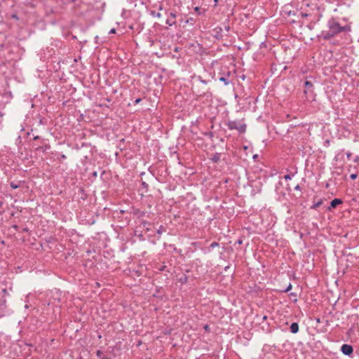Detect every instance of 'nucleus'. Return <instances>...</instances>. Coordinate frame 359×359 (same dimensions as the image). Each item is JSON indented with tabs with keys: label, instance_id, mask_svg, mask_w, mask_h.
<instances>
[{
	"label": "nucleus",
	"instance_id": "nucleus-24",
	"mask_svg": "<svg viewBox=\"0 0 359 359\" xmlns=\"http://www.w3.org/2000/svg\"><path fill=\"white\" fill-rule=\"evenodd\" d=\"M102 354V353L100 351H97V356H100V357Z\"/></svg>",
	"mask_w": 359,
	"mask_h": 359
},
{
	"label": "nucleus",
	"instance_id": "nucleus-30",
	"mask_svg": "<svg viewBox=\"0 0 359 359\" xmlns=\"http://www.w3.org/2000/svg\"><path fill=\"white\" fill-rule=\"evenodd\" d=\"M214 2H215V6H217V4L218 2V0H214Z\"/></svg>",
	"mask_w": 359,
	"mask_h": 359
},
{
	"label": "nucleus",
	"instance_id": "nucleus-20",
	"mask_svg": "<svg viewBox=\"0 0 359 359\" xmlns=\"http://www.w3.org/2000/svg\"><path fill=\"white\" fill-rule=\"evenodd\" d=\"M116 32V29L114 28L111 29L110 31H109V33L110 34H114Z\"/></svg>",
	"mask_w": 359,
	"mask_h": 359
},
{
	"label": "nucleus",
	"instance_id": "nucleus-12",
	"mask_svg": "<svg viewBox=\"0 0 359 359\" xmlns=\"http://www.w3.org/2000/svg\"><path fill=\"white\" fill-rule=\"evenodd\" d=\"M300 15L302 17V18H307L309 17L310 15L307 13H304V12H301L300 13Z\"/></svg>",
	"mask_w": 359,
	"mask_h": 359
},
{
	"label": "nucleus",
	"instance_id": "nucleus-6",
	"mask_svg": "<svg viewBox=\"0 0 359 359\" xmlns=\"http://www.w3.org/2000/svg\"><path fill=\"white\" fill-rule=\"evenodd\" d=\"M175 18H176V13L171 12L169 15V18L166 20V24L169 26L175 25L176 24V21L175 20Z\"/></svg>",
	"mask_w": 359,
	"mask_h": 359
},
{
	"label": "nucleus",
	"instance_id": "nucleus-29",
	"mask_svg": "<svg viewBox=\"0 0 359 359\" xmlns=\"http://www.w3.org/2000/svg\"><path fill=\"white\" fill-rule=\"evenodd\" d=\"M2 292H3V293H4V294H6V289H3V290H2Z\"/></svg>",
	"mask_w": 359,
	"mask_h": 359
},
{
	"label": "nucleus",
	"instance_id": "nucleus-34",
	"mask_svg": "<svg viewBox=\"0 0 359 359\" xmlns=\"http://www.w3.org/2000/svg\"><path fill=\"white\" fill-rule=\"evenodd\" d=\"M198 10H199V8H198V7H196V8H195V11H198Z\"/></svg>",
	"mask_w": 359,
	"mask_h": 359
},
{
	"label": "nucleus",
	"instance_id": "nucleus-18",
	"mask_svg": "<svg viewBox=\"0 0 359 359\" xmlns=\"http://www.w3.org/2000/svg\"><path fill=\"white\" fill-rule=\"evenodd\" d=\"M11 187L13 189H17L18 187V185L14 184L13 182L11 183Z\"/></svg>",
	"mask_w": 359,
	"mask_h": 359
},
{
	"label": "nucleus",
	"instance_id": "nucleus-16",
	"mask_svg": "<svg viewBox=\"0 0 359 359\" xmlns=\"http://www.w3.org/2000/svg\"><path fill=\"white\" fill-rule=\"evenodd\" d=\"M292 289V285L290 283L287 287L284 290V292H287Z\"/></svg>",
	"mask_w": 359,
	"mask_h": 359
},
{
	"label": "nucleus",
	"instance_id": "nucleus-26",
	"mask_svg": "<svg viewBox=\"0 0 359 359\" xmlns=\"http://www.w3.org/2000/svg\"><path fill=\"white\" fill-rule=\"evenodd\" d=\"M294 189H295L296 190H299V189H300V187H299V185H297V186L294 187Z\"/></svg>",
	"mask_w": 359,
	"mask_h": 359
},
{
	"label": "nucleus",
	"instance_id": "nucleus-19",
	"mask_svg": "<svg viewBox=\"0 0 359 359\" xmlns=\"http://www.w3.org/2000/svg\"><path fill=\"white\" fill-rule=\"evenodd\" d=\"M141 100H142V99H141V98H137V99H136V100H135V102H134V103L136 104L139 103Z\"/></svg>",
	"mask_w": 359,
	"mask_h": 359
},
{
	"label": "nucleus",
	"instance_id": "nucleus-1",
	"mask_svg": "<svg viewBox=\"0 0 359 359\" xmlns=\"http://www.w3.org/2000/svg\"><path fill=\"white\" fill-rule=\"evenodd\" d=\"M327 30H323L320 36L324 40H330L342 32H348L351 31V26L348 25H341L337 20L331 18L327 21Z\"/></svg>",
	"mask_w": 359,
	"mask_h": 359
},
{
	"label": "nucleus",
	"instance_id": "nucleus-32",
	"mask_svg": "<svg viewBox=\"0 0 359 359\" xmlns=\"http://www.w3.org/2000/svg\"><path fill=\"white\" fill-rule=\"evenodd\" d=\"M39 138V136H35V137H34V140H38Z\"/></svg>",
	"mask_w": 359,
	"mask_h": 359
},
{
	"label": "nucleus",
	"instance_id": "nucleus-17",
	"mask_svg": "<svg viewBox=\"0 0 359 359\" xmlns=\"http://www.w3.org/2000/svg\"><path fill=\"white\" fill-rule=\"evenodd\" d=\"M320 204H321V202H318L317 203L314 204L312 208H316L317 207H319L320 205Z\"/></svg>",
	"mask_w": 359,
	"mask_h": 359
},
{
	"label": "nucleus",
	"instance_id": "nucleus-23",
	"mask_svg": "<svg viewBox=\"0 0 359 359\" xmlns=\"http://www.w3.org/2000/svg\"><path fill=\"white\" fill-rule=\"evenodd\" d=\"M351 155H352V154H351V152H348V153H346V156H347V158H351Z\"/></svg>",
	"mask_w": 359,
	"mask_h": 359
},
{
	"label": "nucleus",
	"instance_id": "nucleus-3",
	"mask_svg": "<svg viewBox=\"0 0 359 359\" xmlns=\"http://www.w3.org/2000/svg\"><path fill=\"white\" fill-rule=\"evenodd\" d=\"M304 94L307 95L309 93H312L313 92V84L311 81L306 80L304 83Z\"/></svg>",
	"mask_w": 359,
	"mask_h": 359
},
{
	"label": "nucleus",
	"instance_id": "nucleus-14",
	"mask_svg": "<svg viewBox=\"0 0 359 359\" xmlns=\"http://www.w3.org/2000/svg\"><path fill=\"white\" fill-rule=\"evenodd\" d=\"M357 177H358V175L355 173L351 174L350 176L351 179L353 180H355L357 178Z\"/></svg>",
	"mask_w": 359,
	"mask_h": 359
},
{
	"label": "nucleus",
	"instance_id": "nucleus-9",
	"mask_svg": "<svg viewBox=\"0 0 359 359\" xmlns=\"http://www.w3.org/2000/svg\"><path fill=\"white\" fill-rule=\"evenodd\" d=\"M219 80L224 83L225 86H228L231 83V81L226 76H221Z\"/></svg>",
	"mask_w": 359,
	"mask_h": 359
},
{
	"label": "nucleus",
	"instance_id": "nucleus-13",
	"mask_svg": "<svg viewBox=\"0 0 359 359\" xmlns=\"http://www.w3.org/2000/svg\"><path fill=\"white\" fill-rule=\"evenodd\" d=\"M5 306H6V300L4 299L0 303V309H4Z\"/></svg>",
	"mask_w": 359,
	"mask_h": 359
},
{
	"label": "nucleus",
	"instance_id": "nucleus-31",
	"mask_svg": "<svg viewBox=\"0 0 359 359\" xmlns=\"http://www.w3.org/2000/svg\"><path fill=\"white\" fill-rule=\"evenodd\" d=\"M201 82H202L203 83H205V84H206V83H207L206 81H205V80H201Z\"/></svg>",
	"mask_w": 359,
	"mask_h": 359
},
{
	"label": "nucleus",
	"instance_id": "nucleus-28",
	"mask_svg": "<svg viewBox=\"0 0 359 359\" xmlns=\"http://www.w3.org/2000/svg\"><path fill=\"white\" fill-rule=\"evenodd\" d=\"M157 233H158V234H161V233H162L161 229H158V230L157 231Z\"/></svg>",
	"mask_w": 359,
	"mask_h": 359
},
{
	"label": "nucleus",
	"instance_id": "nucleus-33",
	"mask_svg": "<svg viewBox=\"0 0 359 359\" xmlns=\"http://www.w3.org/2000/svg\"><path fill=\"white\" fill-rule=\"evenodd\" d=\"M204 329L205 330H208V325H205Z\"/></svg>",
	"mask_w": 359,
	"mask_h": 359
},
{
	"label": "nucleus",
	"instance_id": "nucleus-21",
	"mask_svg": "<svg viewBox=\"0 0 359 359\" xmlns=\"http://www.w3.org/2000/svg\"><path fill=\"white\" fill-rule=\"evenodd\" d=\"M354 162H355V163L359 162V156H355V159H354Z\"/></svg>",
	"mask_w": 359,
	"mask_h": 359
},
{
	"label": "nucleus",
	"instance_id": "nucleus-8",
	"mask_svg": "<svg viewBox=\"0 0 359 359\" xmlns=\"http://www.w3.org/2000/svg\"><path fill=\"white\" fill-rule=\"evenodd\" d=\"M290 331L293 334H296L299 331V325L297 323H293L290 325Z\"/></svg>",
	"mask_w": 359,
	"mask_h": 359
},
{
	"label": "nucleus",
	"instance_id": "nucleus-25",
	"mask_svg": "<svg viewBox=\"0 0 359 359\" xmlns=\"http://www.w3.org/2000/svg\"><path fill=\"white\" fill-rule=\"evenodd\" d=\"M217 245H218V243H212L211 244V247H215V246H217Z\"/></svg>",
	"mask_w": 359,
	"mask_h": 359
},
{
	"label": "nucleus",
	"instance_id": "nucleus-15",
	"mask_svg": "<svg viewBox=\"0 0 359 359\" xmlns=\"http://www.w3.org/2000/svg\"><path fill=\"white\" fill-rule=\"evenodd\" d=\"M219 159V157L217 156V155H215L213 158H212V161H215V162H217Z\"/></svg>",
	"mask_w": 359,
	"mask_h": 359
},
{
	"label": "nucleus",
	"instance_id": "nucleus-10",
	"mask_svg": "<svg viewBox=\"0 0 359 359\" xmlns=\"http://www.w3.org/2000/svg\"><path fill=\"white\" fill-rule=\"evenodd\" d=\"M224 36H228V32H229V29H230V27L229 25H224Z\"/></svg>",
	"mask_w": 359,
	"mask_h": 359
},
{
	"label": "nucleus",
	"instance_id": "nucleus-11",
	"mask_svg": "<svg viewBox=\"0 0 359 359\" xmlns=\"http://www.w3.org/2000/svg\"><path fill=\"white\" fill-rule=\"evenodd\" d=\"M293 176H294V175H289L288 174V175H286L284 176V179L285 180H290L292 179V177H293Z\"/></svg>",
	"mask_w": 359,
	"mask_h": 359
},
{
	"label": "nucleus",
	"instance_id": "nucleus-7",
	"mask_svg": "<svg viewBox=\"0 0 359 359\" xmlns=\"http://www.w3.org/2000/svg\"><path fill=\"white\" fill-rule=\"evenodd\" d=\"M342 203V201L339 198H334L332 200L330 203V208H334L337 207V205Z\"/></svg>",
	"mask_w": 359,
	"mask_h": 359
},
{
	"label": "nucleus",
	"instance_id": "nucleus-5",
	"mask_svg": "<svg viewBox=\"0 0 359 359\" xmlns=\"http://www.w3.org/2000/svg\"><path fill=\"white\" fill-rule=\"evenodd\" d=\"M341 351L344 355H350L353 353V348L351 345L343 344L341 347Z\"/></svg>",
	"mask_w": 359,
	"mask_h": 359
},
{
	"label": "nucleus",
	"instance_id": "nucleus-27",
	"mask_svg": "<svg viewBox=\"0 0 359 359\" xmlns=\"http://www.w3.org/2000/svg\"><path fill=\"white\" fill-rule=\"evenodd\" d=\"M161 13H157L156 14V17H158V18H160V17H161Z\"/></svg>",
	"mask_w": 359,
	"mask_h": 359
},
{
	"label": "nucleus",
	"instance_id": "nucleus-22",
	"mask_svg": "<svg viewBox=\"0 0 359 359\" xmlns=\"http://www.w3.org/2000/svg\"><path fill=\"white\" fill-rule=\"evenodd\" d=\"M12 18H14V19H15V20H18V15H15V14L12 15Z\"/></svg>",
	"mask_w": 359,
	"mask_h": 359
},
{
	"label": "nucleus",
	"instance_id": "nucleus-4",
	"mask_svg": "<svg viewBox=\"0 0 359 359\" xmlns=\"http://www.w3.org/2000/svg\"><path fill=\"white\" fill-rule=\"evenodd\" d=\"M212 35L217 39H222L224 36L223 28L221 27H217L213 29Z\"/></svg>",
	"mask_w": 359,
	"mask_h": 359
},
{
	"label": "nucleus",
	"instance_id": "nucleus-2",
	"mask_svg": "<svg viewBox=\"0 0 359 359\" xmlns=\"http://www.w3.org/2000/svg\"><path fill=\"white\" fill-rule=\"evenodd\" d=\"M226 126L230 130H237L240 133H244L246 130V124L243 120L228 121Z\"/></svg>",
	"mask_w": 359,
	"mask_h": 359
}]
</instances>
